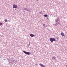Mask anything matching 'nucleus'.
Listing matches in <instances>:
<instances>
[{"mask_svg": "<svg viewBox=\"0 0 67 67\" xmlns=\"http://www.w3.org/2000/svg\"><path fill=\"white\" fill-rule=\"evenodd\" d=\"M30 36H31V37H33L35 35H33L32 34H30Z\"/></svg>", "mask_w": 67, "mask_h": 67, "instance_id": "7", "label": "nucleus"}, {"mask_svg": "<svg viewBox=\"0 0 67 67\" xmlns=\"http://www.w3.org/2000/svg\"><path fill=\"white\" fill-rule=\"evenodd\" d=\"M44 16H45V17H47V15H44Z\"/></svg>", "mask_w": 67, "mask_h": 67, "instance_id": "9", "label": "nucleus"}, {"mask_svg": "<svg viewBox=\"0 0 67 67\" xmlns=\"http://www.w3.org/2000/svg\"><path fill=\"white\" fill-rule=\"evenodd\" d=\"M52 59L55 60L56 59V57H53L52 58Z\"/></svg>", "mask_w": 67, "mask_h": 67, "instance_id": "6", "label": "nucleus"}, {"mask_svg": "<svg viewBox=\"0 0 67 67\" xmlns=\"http://www.w3.org/2000/svg\"><path fill=\"white\" fill-rule=\"evenodd\" d=\"M58 21V19H57L56 20H55L56 22H57Z\"/></svg>", "mask_w": 67, "mask_h": 67, "instance_id": "13", "label": "nucleus"}, {"mask_svg": "<svg viewBox=\"0 0 67 67\" xmlns=\"http://www.w3.org/2000/svg\"><path fill=\"white\" fill-rule=\"evenodd\" d=\"M23 52L24 53H25V54H27V55H30V52H27L25 51H24Z\"/></svg>", "mask_w": 67, "mask_h": 67, "instance_id": "3", "label": "nucleus"}, {"mask_svg": "<svg viewBox=\"0 0 67 67\" xmlns=\"http://www.w3.org/2000/svg\"><path fill=\"white\" fill-rule=\"evenodd\" d=\"M36 0V1H38V0Z\"/></svg>", "mask_w": 67, "mask_h": 67, "instance_id": "17", "label": "nucleus"}, {"mask_svg": "<svg viewBox=\"0 0 67 67\" xmlns=\"http://www.w3.org/2000/svg\"><path fill=\"white\" fill-rule=\"evenodd\" d=\"M28 46H29V45H28Z\"/></svg>", "mask_w": 67, "mask_h": 67, "instance_id": "18", "label": "nucleus"}, {"mask_svg": "<svg viewBox=\"0 0 67 67\" xmlns=\"http://www.w3.org/2000/svg\"><path fill=\"white\" fill-rule=\"evenodd\" d=\"M43 26H45V24H43Z\"/></svg>", "mask_w": 67, "mask_h": 67, "instance_id": "14", "label": "nucleus"}, {"mask_svg": "<svg viewBox=\"0 0 67 67\" xmlns=\"http://www.w3.org/2000/svg\"><path fill=\"white\" fill-rule=\"evenodd\" d=\"M61 35L62 36H64V33L63 32H62Z\"/></svg>", "mask_w": 67, "mask_h": 67, "instance_id": "8", "label": "nucleus"}, {"mask_svg": "<svg viewBox=\"0 0 67 67\" xmlns=\"http://www.w3.org/2000/svg\"><path fill=\"white\" fill-rule=\"evenodd\" d=\"M25 10H27V11L28 10L27 9V8H25Z\"/></svg>", "mask_w": 67, "mask_h": 67, "instance_id": "16", "label": "nucleus"}, {"mask_svg": "<svg viewBox=\"0 0 67 67\" xmlns=\"http://www.w3.org/2000/svg\"><path fill=\"white\" fill-rule=\"evenodd\" d=\"M7 21H8L7 19H5L4 20V21H5V22H7Z\"/></svg>", "mask_w": 67, "mask_h": 67, "instance_id": "11", "label": "nucleus"}, {"mask_svg": "<svg viewBox=\"0 0 67 67\" xmlns=\"http://www.w3.org/2000/svg\"><path fill=\"white\" fill-rule=\"evenodd\" d=\"M39 65H40L41 66V67H46L44 65L42 64H39Z\"/></svg>", "mask_w": 67, "mask_h": 67, "instance_id": "4", "label": "nucleus"}, {"mask_svg": "<svg viewBox=\"0 0 67 67\" xmlns=\"http://www.w3.org/2000/svg\"><path fill=\"white\" fill-rule=\"evenodd\" d=\"M40 14H42V12H40Z\"/></svg>", "mask_w": 67, "mask_h": 67, "instance_id": "15", "label": "nucleus"}, {"mask_svg": "<svg viewBox=\"0 0 67 67\" xmlns=\"http://www.w3.org/2000/svg\"><path fill=\"white\" fill-rule=\"evenodd\" d=\"M57 39H58V40L59 39V37H57Z\"/></svg>", "mask_w": 67, "mask_h": 67, "instance_id": "12", "label": "nucleus"}, {"mask_svg": "<svg viewBox=\"0 0 67 67\" xmlns=\"http://www.w3.org/2000/svg\"><path fill=\"white\" fill-rule=\"evenodd\" d=\"M2 25V23H1L0 24V25H1H1Z\"/></svg>", "mask_w": 67, "mask_h": 67, "instance_id": "10", "label": "nucleus"}, {"mask_svg": "<svg viewBox=\"0 0 67 67\" xmlns=\"http://www.w3.org/2000/svg\"><path fill=\"white\" fill-rule=\"evenodd\" d=\"M13 8H14V9L16 8H18L17 7V5L15 4H13Z\"/></svg>", "mask_w": 67, "mask_h": 67, "instance_id": "2", "label": "nucleus"}, {"mask_svg": "<svg viewBox=\"0 0 67 67\" xmlns=\"http://www.w3.org/2000/svg\"><path fill=\"white\" fill-rule=\"evenodd\" d=\"M50 41L51 42H53V41H56V39L54 38H50Z\"/></svg>", "mask_w": 67, "mask_h": 67, "instance_id": "1", "label": "nucleus"}, {"mask_svg": "<svg viewBox=\"0 0 67 67\" xmlns=\"http://www.w3.org/2000/svg\"><path fill=\"white\" fill-rule=\"evenodd\" d=\"M60 24V21H59L58 22H57L56 23V24L57 25H58V24Z\"/></svg>", "mask_w": 67, "mask_h": 67, "instance_id": "5", "label": "nucleus"}]
</instances>
